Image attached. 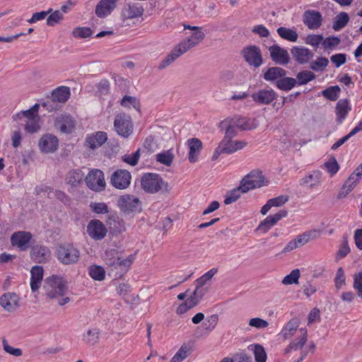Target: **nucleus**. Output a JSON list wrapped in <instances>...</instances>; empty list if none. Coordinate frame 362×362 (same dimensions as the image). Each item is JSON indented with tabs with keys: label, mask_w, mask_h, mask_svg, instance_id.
<instances>
[{
	"label": "nucleus",
	"mask_w": 362,
	"mask_h": 362,
	"mask_svg": "<svg viewBox=\"0 0 362 362\" xmlns=\"http://www.w3.org/2000/svg\"><path fill=\"white\" fill-rule=\"evenodd\" d=\"M136 252L125 258L121 257V252L117 248H107L103 256V259L110 272H115L119 276L130 269L136 259Z\"/></svg>",
	"instance_id": "obj_1"
},
{
	"label": "nucleus",
	"mask_w": 362,
	"mask_h": 362,
	"mask_svg": "<svg viewBox=\"0 0 362 362\" xmlns=\"http://www.w3.org/2000/svg\"><path fill=\"white\" fill-rule=\"evenodd\" d=\"M45 296L52 300H56L61 306L70 302V298L66 296L68 290L66 280L58 275H52L45 279L43 285Z\"/></svg>",
	"instance_id": "obj_2"
},
{
	"label": "nucleus",
	"mask_w": 362,
	"mask_h": 362,
	"mask_svg": "<svg viewBox=\"0 0 362 362\" xmlns=\"http://www.w3.org/2000/svg\"><path fill=\"white\" fill-rule=\"evenodd\" d=\"M205 37L202 31L194 32L191 35L182 40L176 45L165 59L160 63L159 69H163L175 62L181 55L186 53L192 48L197 46Z\"/></svg>",
	"instance_id": "obj_3"
},
{
	"label": "nucleus",
	"mask_w": 362,
	"mask_h": 362,
	"mask_svg": "<svg viewBox=\"0 0 362 362\" xmlns=\"http://www.w3.org/2000/svg\"><path fill=\"white\" fill-rule=\"evenodd\" d=\"M55 255L61 264L69 265L76 264L78 261L80 252L73 244L64 243L57 246Z\"/></svg>",
	"instance_id": "obj_4"
},
{
	"label": "nucleus",
	"mask_w": 362,
	"mask_h": 362,
	"mask_svg": "<svg viewBox=\"0 0 362 362\" xmlns=\"http://www.w3.org/2000/svg\"><path fill=\"white\" fill-rule=\"evenodd\" d=\"M141 185L146 192L154 194L164 186L167 187L168 184L156 173H145L141 178Z\"/></svg>",
	"instance_id": "obj_5"
},
{
	"label": "nucleus",
	"mask_w": 362,
	"mask_h": 362,
	"mask_svg": "<svg viewBox=\"0 0 362 362\" xmlns=\"http://www.w3.org/2000/svg\"><path fill=\"white\" fill-rule=\"evenodd\" d=\"M88 187L95 192H101L105 189L106 183L104 173L99 169H92L85 177Z\"/></svg>",
	"instance_id": "obj_6"
},
{
	"label": "nucleus",
	"mask_w": 362,
	"mask_h": 362,
	"mask_svg": "<svg viewBox=\"0 0 362 362\" xmlns=\"http://www.w3.org/2000/svg\"><path fill=\"white\" fill-rule=\"evenodd\" d=\"M114 127L117 133L124 138L129 137L133 133L134 125L132 119L124 114H119L115 117Z\"/></svg>",
	"instance_id": "obj_7"
},
{
	"label": "nucleus",
	"mask_w": 362,
	"mask_h": 362,
	"mask_svg": "<svg viewBox=\"0 0 362 362\" xmlns=\"http://www.w3.org/2000/svg\"><path fill=\"white\" fill-rule=\"evenodd\" d=\"M86 233L93 240H102L107 233L105 225L99 219H91L87 224Z\"/></svg>",
	"instance_id": "obj_8"
},
{
	"label": "nucleus",
	"mask_w": 362,
	"mask_h": 362,
	"mask_svg": "<svg viewBox=\"0 0 362 362\" xmlns=\"http://www.w3.org/2000/svg\"><path fill=\"white\" fill-rule=\"evenodd\" d=\"M131 173L125 169H117L110 177V184L117 189H125L131 184Z\"/></svg>",
	"instance_id": "obj_9"
},
{
	"label": "nucleus",
	"mask_w": 362,
	"mask_h": 362,
	"mask_svg": "<svg viewBox=\"0 0 362 362\" xmlns=\"http://www.w3.org/2000/svg\"><path fill=\"white\" fill-rule=\"evenodd\" d=\"M240 182L247 192L265 185L264 177L259 170H252Z\"/></svg>",
	"instance_id": "obj_10"
},
{
	"label": "nucleus",
	"mask_w": 362,
	"mask_h": 362,
	"mask_svg": "<svg viewBox=\"0 0 362 362\" xmlns=\"http://www.w3.org/2000/svg\"><path fill=\"white\" fill-rule=\"evenodd\" d=\"M241 53L245 62L250 66L257 68L262 64V54L258 47L255 45L246 47Z\"/></svg>",
	"instance_id": "obj_11"
},
{
	"label": "nucleus",
	"mask_w": 362,
	"mask_h": 362,
	"mask_svg": "<svg viewBox=\"0 0 362 362\" xmlns=\"http://www.w3.org/2000/svg\"><path fill=\"white\" fill-rule=\"evenodd\" d=\"M118 206L122 211L127 214L141 211V202L134 195L121 196L118 200Z\"/></svg>",
	"instance_id": "obj_12"
},
{
	"label": "nucleus",
	"mask_w": 362,
	"mask_h": 362,
	"mask_svg": "<svg viewBox=\"0 0 362 362\" xmlns=\"http://www.w3.org/2000/svg\"><path fill=\"white\" fill-rule=\"evenodd\" d=\"M252 100L259 105H270L277 98V93L272 88L260 89L251 95Z\"/></svg>",
	"instance_id": "obj_13"
},
{
	"label": "nucleus",
	"mask_w": 362,
	"mask_h": 362,
	"mask_svg": "<svg viewBox=\"0 0 362 362\" xmlns=\"http://www.w3.org/2000/svg\"><path fill=\"white\" fill-rule=\"evenodd\" d=\"M54 126L62 133L71 134L75 129L76 120L70 115L63 113L57 117Z\"/></svg>",
	"instance_id": "obj_14"
},
{
	"label": "nucleus",
	"mask_w": 362,
	"mask_h": 362,
	"mask_svg": "<svg viewBox=\"0 0 362 362\" xmlns=\"http://www.w3.org/2000/svg\"><path fill=\"white\" fill-rule=\"evenodd\" d=\"M32 234L28 231H17L11 236V243L13 246L18 247L21 250L25 251L28 247L32 239Z\"/></svg>",
	"instance_id": "obj_15"
},
{
	"label": "nucleus",
	"mask_w": 362,
	"mask_h": 362,
	"mask_svg": "<svg viewBox=\"0 0 362 362\" xmlns=\"http://www.w3.org/2000/svg\"><path fill=\"white\" fill-rule=\"evenodd\" d=\"M20 298L13 292L4 293L0 298V305L7 312H14L20 306Z\"/></svg>",
	"instance_id": "obj_16"
},
{
	"label": "nucleus",
	"mask_w": 362,
	"mask_h": 362,
	"mask_svg": "<svg viewBox=\"0 0 362 362\" xmlns=\"http://www.w3.org/2000/svg\"><path fill=\"white\" fill-rule=\"evenodd\" d=\"M288 211L286 210H280L275 214L268 216L262 221L257 227V230L263 233H267L272 226L276 225L281 218L286 217Z\"/></svg>",
	"instance_id": "obj_17"
},
{
	"label": "nucleus",
	"mask_w": 362,
	"mask_h": 362,
	"mask_svg": "<svg viewBox=\"0 0 362 362\" xmlns=\"http://www.w3.org/2000/svg\"><path fill=\"white\" fill-rule=\"evenodd\" d=\"M59 146V140L53 134H47L43 135L39 141L40 151L45 153L55 152Z\"/></svg>",
	"instance_id": "obj_18"
},
{
	"label": "nucleus",
	"mask_w": 362,
	"mask_h": 362,
	"mask_svg": "<svg viewBox=\"0 0 362 362\" xmlns=\"http://www.w3.org/2000/svg\"><path fill=\"white\" fill-rule=\"evenodd\" d=\"M293 59L300 64H305L310 62L314 54L308 48L302 46H295L291 49Z\"/></svg>",
	"instance_id": "obj_19"
},
{
	"label": "nucleus",
	"mask_w": 362,
	"mask_h": 362,
	"mask_svg": "<svg viewBox=\"0 0 362 362\" xmlns=\"http://www.w3.org/2000/svg\"><path fill=\"white\" fill-rule=\"evenodd\" d=\"M304 24L310 30H315L322 25V18L319 11L313 10L305 11L303 16Z\"/></svg>",
	"instance_id": "obj_20"
},
{
	"label": "nucleus",
	"mask_w": 362,
	"mask_h": 362,
	"mask_svg": "<svg viewBox=\"0 0 362 362\" xmlns=\"http://www.w3.org/2000/svg\"><path fill=\"white\" fill-rule=\"evenodd\" d=\"M272 59L278 64L286 65L290 61V57L286 49L278 45H274L269 48Z\"/></svg>",
	"instance_id": "obj_21"
},
{
	"label": "nucleus",
	"mask_w": 362,
	"mask_h": 362,
	"mask_svg": "<svg viewBox=\"0 0 362 362\" xmlns=\"http://www.w3.org/2000/svg\"><path fill=\"white\" fill-rule=\"evenodd\" d=\"M31 259L37 263H45L49 261L51 251L46 246L36 245L30 251Z\"/></svg>",
	"instance_id": "obj_22"
},
{
	"label": "nucleus",
	"mask_w": 362,
	"mask_h": 362,
	"mask_svg": "<svg viewBox=\"0 0 362 362\" xmlns=\"http://www.w3.org/2000/svg\"><path fill=\"white\" fill-rule=\"evenodd\" d=\"M226 154H231L237 151L243 149L247 145V142L240 140H233L230 138H223L219 143Z\"/></svg>",
	"instance_id": "obj_23"
},
{
	"label": "nucleus",
	"mask_w": 362,
	"mask_h": 362,
	"mask_svg": "<svg viewBox=\"0 0 362 362\" xmlns=\"http://www.w3.org/2000/svg\"><path fill=\"white\" fill-rule=\"evenodd\" d=\"M308 340V331L306 328L301 327L298 329V338L292 340L284 349L285 354H288L292 351L300 349Z\"/></svg>",
	"instance_id": "obj_24"
},
{
	"label": "nucleus",
	"mask_w": 362,
	"mask_h": 362,
	"mask_svg": "<svg viewBox=\"0 0 362 362\" xmlns=\"http://www.w3.org/2000/svg\"><path fill=\"white\" fill-rule=\"evenodd\" d=\"M44 276V269L41 266H34L30 269V285L32 292L39 290Z\"/></svg>",
	"instance_id": "obj_25"
},
{
	"label": "nucleus",
	"mask_w": 362,
	"mask_h": 362,
	"mask_svg": "<svg viewBox=\"0 0 362 362\" xmlns=\"http://www.w3.org/2000/svg\"><path fill=\"white\" fill-rule=\"evenodd\" d=\"M233 122V125L241 130H251L257 127L255 119L247 118L240 115H235L229 117Z\"/></svg>",
	"instance_id": "obj_26"
},
{
	"label": "nucleus",
	"mask_w": 362,
	"mask_h": 362,
	"mask_svg": "<svg viewBox=\"0 0 362 362\" xmlns=\"http://www.w3.org/2000/svg\"><path fill=\"white\" fill-rule=\"evenodd\" d=\"M351 110V105L349 99L339 100L335 107L337 122L342 123Z\"/></svg>",
	"instance_id": "obj_27"
},
{
	"label": "nucleus",
	"mask_w": 362,
	"mask_h": 362,
	"mask_svg": "<svg viewBox=\"0 0 362 362\" xmlns=\"http://www.w3.org/2000/svg\"><path fill=\"white\" fill-rule=\"evenodd\" d=\"M361 178L362 175H358L357 173L354 171V173L351 174V175L346 180L342 187L341 188L338 194V197L340 199L345 197L354 189V188Z\"/></svg>",
	"instance_id": "obj_28"
},
{
	"label": "nucleus",
	"mask_w": 362,
	"mask_h": 362,
	"mask_svg": "<svg viewBox=\"0 0 362 362\" xmlns=\"http://www.w3.org/2000/svg\"><path fill=\"white\" fill-rule=\"evenodd\" d=\"M107 140V133L105 132H97L95 134L88 135L86 139V146L91 149L101 146Z\"/></svg>",
	"instance_id": "obj_29"
},
{
	"label": "nucleus",
	"mask_w": 362,
	"mask_h": 362,
	"mask_svg": "<svg viewBox=\"0 0 362 362\" xmlns=\"http://www.w3.org/2000/svg\"><path fill=\"white\" fill-rule=\"evenodd\" d=\"M117 0H101L95 6V14L99 18L110 15L116 7Z\"/></svg>",
	"instance_id": "obj_30"
},
{
	"label": "nucleus",
	"mask_w": 362,
	"mask_h": 362,
	"mask_svg": "<svg viewBox=\"0 0 362 362\" xmlns=\"http://www.w3.org/2000/svg\"><path fill=\"white\" fill-rule=\"evenodd\" d=\"M187 145L189 149L188 155L189 161L194 163L199 158L200 151L202 149V143L199 139L192 138L187 141Z\"/></svg>",
	"instance_id": "obj_31"
},
{
	"label": "nucleus",
	"mask_w": 362,
	"mask_h": 362,
	"mask_svg": "<svg viewBox=\"0 0 362 362\" xmlns=\"http://www.w3.org/2000/svg\"><path fill=\"white\" fill-rule=\"evenodd\" d=\"M299 324V320L297 318L291 319L282 327L278 335L284 340L291 338L297 332Z\"/></svg>",
	"instance_id": "obj_32"
},
{
	"label": "nucleus",
	"mask_w": 362,
	"mask_h": 362,
	"mask_svg": "<svg viewBox=\"0 0 362 362\" xmlns=\"http://www.w3.org/2000/svg\"><path fill=\"white\" fill-rule=\"evenodd\" d=\"M83 180H85L84 173L79 169L71 170L65 177L66 184L71 187L79 186Z\"/></svg>",
	"instance_id": "obj_33"
},
{
	"label": "nucleus",
	"mask_w": 362,
	"mask_h": 362,
	"mask_svg": "<svg viewBox=\"0 0 362 362\" xmlns=\"http://www.w3.org/2000/svg\"><path fill=\"white\" fill-rule=\"evenodd\" d=\"M322 173L320 170H314L309 175H305L300 180V185L307 186L309 189L320 185Z\"/></svg>",
	"instance_id": "obj_34"
},
{
	"label": "nucleus",
	"mask_w": 362,
	"mask_h": 362,
	"mask_svg": "<svg viewBox=\"0 0 362 362\" xmlns=\"http://www.w3.org/2000/svg\"><path fill=\"white\" fill-rule=\"evenodd\" d=\"M144 8L139 4H127L122 10V16L127 19L136 18L141 16Z\"/></svg>",
	"instance_id": "obj_35"
},
{
	"label": "nucleus",
	"mask_w": 362,
	"mask_h": 362,
	"mask_svg": "<svg viewBox=\"0 0 362 362\" xmlns=\"http://www.w3.org/2000/svg\"><path fill=\"white\" fill-rule=\"evenodd\" d=\"M70 88L67 86H59L52 91L51 98L53 102L66 103L70 98Z\"/></svg>",
	"instance_id": "obj_36"
},
{
	"label": "nucleus",
	"mask_w": 362,
	"mask_h": 362,
	"mask_svg": "<svg viewBox=\"0 0 362 362\" xmlns=\"http://www.w3.org/2000/svg\"><path fill=\"white\" fill-rule=\"evenodd\" d=\"M246 192H247V191H246L244 185H243L242 182H240L239 187L234 188L230 192H228L224 199V204H230L236 202L240 197L242 194Z\"/></svg>",
	"instance_id": "obj_37"
},
{
	"label": "nucleus",
	"mask_w": 362,
	"mask_h": 362,
	"mask_svg": "<svg viewBox=\"0 0 362 362\" xmlns=\"http://www.w3.org/2000/svg\"><path fill=\"white\" fill-rule=\"evenodd\" d=\"M286 74V71L281 67H271L264 72V78L267 81H272L285 76Z\"/></svg>",
	"instance_id": "obj_38"
},
{
	"label": "nucleus",
	"mask_w": 362,
	"mask_h": 362,
	"mask_svg": "<svg viewBox=\"0 0 362 362\" xmlns=\"http://www.w3.org/2000/svg\"><path fill=\"white\" fill-rule=\"evenodd\" d=\"M276 31L282 39L292 42H295L298 40V34L294 29H290L286 27H279Z\"/></svg>",
	"instance_id": "obj_39"
},
{
	"label": "nucleus",
	"mask_w": 362,
	"mask_h": 362,
	"mask_svg": "<svg viewBox=\"0 0 362 362\" xmlns=\"http://www.w3.org/2000/svg\"><path fill=\"white\" fill-rule=\"evenodd\" d=\"M192 352V347L186 344L181 346L179 350L171 358L170 362H182L185 360Z\"/></svg>",
	"instance_id": "obj_40"
},
{
	"label": "nucleus",
	"mask_w": 362,
	"mask_h": 362,
	"mask_svg": "<svg viewBox=\"0 0 362 362\" xmlns=\"http://www.w3.org/2000/svg\"><path fill=\"white\" fill-rule=\"evenodd\" d=\"M89 276L95 281H103L105 278V271L104 268L99 265H91L88 268Z\"/></svg>",
	"instance_id": "obj_41"
},
{
	"label": "nucleus",
	"mask_w": 362,
	"mask_h": 362,
	"mask_svg": "<svg viewBox=\"0 0 362 362\" xmlns=\"http://www.w3.org/2000/svg\"><path fill=\"white\" fill-rule=\"evenodd\" d=\"M296 84V79L290 77H284L276 81V87L282 90H291Z\"/></svg>",
	"instance_id": "obj_42"
},
{
	"label": "nucleus",
	"mask_w": 362,
	"mask_h": 362,
	"mask_svg": "<svg viewBox=\"0 0 362 362\" xmlns=\"http://www.w3.org/2000/svg\"><path fill=\"white\" fill-rule=\"evenodd\" d=\"M174 154L172 150H168L156 155V160L166 166H170L174 160Z\"/></svg>",
	"instance_id": "obj_43"
},
{
	"label": "nucleus",
	"mask_w": 362,
	"mask_h": 362,
	"mask_svg": "<svg viewBox=\"0 0 362 362\" xmlns=\"http://www.w3.org/2000/svg\"><path fill=\"white\" fill-rule=\"evenodd\" d=\"M349 21V15L345 12L339 13L333 23V29L336 31L341 30L344 28Z\"/></svg>",
	"instance_id": "obj_44"
},
{
	"label": "nucleus",
	"mask_w": 362,
	"mask_h": 362,
	"mask_svg": "<svg viewBox=\"0 0 362 362\" xmlns=\"http://www.w3.org/2000/svg\"><path fill=\"white\" fill-rule=\"evenodd\" d=\"M341 89L338 86H333L327 88L322 91V95L331 101H336L339 97Z\"/></svg>",
	"instance_id": "obj_45"
},
{
	"label": "nucleus",
	"mask_w": 362,
	"mask_h": 362,
	"mask_svg": "<svg viewBox=\"0 0 362 362\" xmlns=\"http://www.w3.org/2000/svg\"><path fill=\"white\" fill-rule=\"evenodd\" d=\"M317 233V230H310L305 232L300 235H298L296 238H294L297 247H300L304 245H305L310 238H314L316 237Z\"/></svg>",
	"instance_id": "obj_46"
},
{
	"label": "nucleus",
	"mask_w": 362,
	"mask_h": 362,
	"mask_svg": "<svg viewBox=\"0 0 362 362\" xmlns=\"http://www.w3.org/2000/svg\"><path fill=\"white\" fill-rule=\"evenodd\" d=\"M329 64L327 58L324 57H319L315 61H313L310 64V68L314 71H324Z\"/></svg>",
	"instance_id": "obj_47"
},
{
	"label": "nucleus",
	"mask_w": 362,
	"mask_h": 362,
	"mask_svg": "<svg viewBox=\"0 0 362 362\" xmlns=\"http://www.w3.org/2000/svg\"><path fill=\"white\" fill-rule=\"evenodd\" d=\"M41 128L40 125V118L32 119L30 120H26L24 129L26 132L29 134L37 133L40 131Z\"/></svg>",
	"instance_id": "obj_48"
},
{
	"label": "nucleus",
	"mask_w": 362,
	"mask_h": 362,
	"mask_svg": "<svg viewBox=\"0 0 362 362\" xmlns=\"http://www.w3.org/2000/svg\"><path fill=\"white\" fill-rule=\"evenodd\" d=\"M100 332L97 329H88L83 335V341L90 345H93L97 343L99 339Z\"/></svg>",
	"instance_id": "obj_49"
},
{
	"label": "nucleus",
	"mask_w": 362,
	"mask_h": 362,
	"mask_svg": "<svg viewBox=\"0 0 362 362\" xmlns=\"http://www.w3.org/2000/svg\"><path fill=\"white\" fill-rule=\"evenodd\" d=\"M204 286H200L197 284V287L194 291L193 293L190 296L188 299L192 300V305H197L199 300L202 298V297L206 293V289L203 287Z\"/></svg>",
	"instance_id": "obj_50"
},
{
	"label": "nucleus",
	"mask_w": 362,
	"mask_h": 362,
	"mask_svg": "<svg viewBox=\"0 0 362 362\" xmlns=\"http://www.w3.org/2000/svg\"><path fill=\"white\" fill-rule=\"evenodd\" d=\"M300 276V270L296 269L291 271V272L286 275L282 280V284L284 285H291L293 284H298V279Z\"/></svg>",
	"instance_id": "obj_51"
},
{
	"label": "nucleus",
	"mask_w": 362,
	"mask_h": 362,
	"mask_svg": "<svg viewBox=\"0 0 362 362\" xmlns=\"http://www.w3.org/2000/svg\"><path fill=\"white\" fill-rule=\"evenodd\" d=\"M315 74L310 71H303L297 74V79L299 85H304L313 81Z\"/></svg>",
	"instance_id": "obj_52"
},
{
	"label": "nucleus",
	"mask_w": 362,
	"mask_h": 362,
	"mask_svg": "<svg viewBox=\"0 0 362 362\" xmlns=\"http://www.w3.org/2000/svg\"><path fill=\"white\" fill-rule=\"evenodd\" d=\"M72 35L75 38H87L92 35V30L88 27H77L73 30Z\"/></svg>",
	"instance_id": "obj_53"
},
{
	"label": "nucleus",
	"mask_w": 362,
	"mask_h": 362,
	"mask_svg": "<svg viewBox=\"0 0 362 362\" xmlns=\"http://www.w3.org/2000/svg\"><path fill=\"white\" fill-rule=\"evenodd\" d=\"M23 117L25 118L26 120H30L32 119H35L40 117L38 115H35L33 112H32L30 109L21 111L14 114L12 117L14 121L21 120Z\"/></svg>",
	"instance_id": "obj_54"
},
{
	"label": "nucleus",
	"mask_w": 362,
	"mask_h": 362,
	"mask_svg": "<svg viewBox=\"0 0 362 362\" xmlns=\"http://www.w3.org/2000/svg\"><path fill=\"white\" fill-rule=\"evenodd\" d=\"M90 207L97 214H105L109 212V208L104 202H91Z\"/></svg>",
	"instance_id": "obj_55"
},
{
	"label": "nucleus",
	"mask_w": 362,
	"mask_h": 362,
	"mask_svg": "<svg viewBox=\"0 0 362 362\" xmlns=\"http://www.w3.org/2000/svg\"><path fill=\"white\" fill-rule=\"evenodd\" d=\"M325 168L331 176L335 175L339 170V165L334 157H332L325 163Z\"/></svg>",
	"instance_id": "obj_56"
},
{
	"label": "nucleus",
	"mask_w": 362,
	"mask_h": 362,
	"mask_svg": "<svg viewBox=\"0 0 362 362\" xmlns=\"http://www.w3.org/2000/svg\"><path fill=\"white\" fill-rule=\"evenodd\" d=\"M121 105L123 107H128L132 106L135 110L138 111H139L140 109V105L139 101L136 100V98L132 96L125 95L121 101Z\"/></svg>",
	"instance_id": "obj_57"
},
{
	"label": "nucleus",
	"mask_w": 362,
	"mask_h": 362,
	"mask_svg": "<svg viewBox=\"0 0 362 362\" xmlns=\"http://www.w3.org/2000/svg\"><path fill=\"white\" fill-rule=\"evenodd\" d=\"M254 354L256 362H266L267 354L262 346L255 344L254 349Z\"/></svg>",
	"instance_id": "obj_58"
},
{
	"label": "nucleus",
	"mask_w": 362,
	"mask_h": 362,
	"mask_svg": "<svg viewBox=\"0 0 362 362\" xmlns=\"http://www.w3.org/2000/svg\"><path fill=\"white\" fill-rule=\"evenodd\" d=\"M346 283V277L342 267H339L334 278V286L337 290H339Z\"/></svg>",
	"instance_id": "obj_59"
},
{
	"label": "nucleus",
	"mask_w": 362,
	"mask_h": 362,
	"mask_svg": "<svg viewBox=\"0 0 362 362\" xmlns=\"http://www.w3.org/2000/svg\"><path fill=\"white\" fill-rule=\"evenodd\" d=\"M353 287L356 291L358 297L362 299V272L354 275Z\"/></svg>",
	"instance_id": "obj_60"
},
{
	"label": "nucleus",
	"mask_w": 362,
	"mask_h": 362,
	"mask_svg": "<svg viewBox=\"0 0 362 362\" xmlns=\"http://www.w3.org/2000/svg\"><path fill=\"white\" fill-rule=\"evenodd\" d=\"M218 272L217 268H212L203 274L200 278L196 280L198 285L204 286L206 281H209Z\"/></svg>",
	"instance_id": "obj_61"
},
{
	"label": "nucleus",
	"mask_w": 362,
	"mask_h": 362,
	"mask_svg": "<svg viewBox=\"0 0 362 362\" xmlns=\"http://www.w3.org/2000/svg\"><path fill=\"white\" fill-rule=\"evenodd\" d=\"M341 42V40L336 36L328 37L323 39L322 45L325 49H333L338 46Z\"/></svg>",
	"instance_id": "obj_62"
},
{
	"label": "nucleus",
	"mask_w": 362,
	"mask_h": 362,
	"mask_svg": "<svg viewBox=\"0 0 362 362\" xmlns=\"http://www.w3.org/2000/svg\"><path fill=\"white\" fill-rule=\"evenodd\" d=\"M323 36L322 35H308L305 40L307 45H311L315 47H317L320 44H322Z\"/></svg>",
	"instance_id": "obj_63"
},
{
	"label": "nucleus",
	"mask_w": 362,
	"mask_h": 362,
	"mask_svg": "<svg viewBox=\"0 0 362 362\" xmlns=\"http://www.w3.org/2000/svg\"><path fill=\"white\" fill-rule=\"evenodd\" d=\"M63 19V13L59 11H55L51 13L47 18V24L49 26H54Z\"/></svg>",
	"instance_id": "obj_64"
}]
</instances>
